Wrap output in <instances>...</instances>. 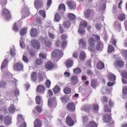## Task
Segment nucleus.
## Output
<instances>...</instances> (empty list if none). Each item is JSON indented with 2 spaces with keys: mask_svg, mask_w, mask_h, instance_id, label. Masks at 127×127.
<instances>
[{
  "mask_svg": "<svg viewBox=\"0 0 127 127\" xmlns=\"http://www.w3.org/2000/svg\"><path fill=\"white\" fill-rule=\"evenodd\" d=\"M37 75V73L35 72H33L31 74V79L34 82H35V80L36 79Z\"/></svg>",
  "mask_w": 127,
  "mask_h": 127,
  "instance_id": "24",
  "label": "nucleus"
},
{
  "mask_svg": "<svg viewBox=\"0 0 127 127\" xmlns=\"http://www.w3.org/2000/svg\"><path fill=\"white\" fill-rule=\"evenodd\" d=\"M22 12L25 15V16L24 17V18H25L26 16H28L30 14L28 9L26 8H24L22 10Z\"/></svg>",
  "mask_w": 127,
  "mask_h": 127,
  "instance_id": "21",
  "label": "nucleus"
},
{
  "mask_svg": "<svg viewBox=\"0 0 127 127\" xmlns=\"http://www.w3.org/2000/svg\"><path fill=\"white\" fill-rule=\"evenodd\" d=\"M34 127H40L41 126V122L39 119H37L34 122Z\"/></svg>",
  "mask_w": 127,
  "mask_h": 127,
  "instance_id": "15",
  "label": "nucleus"
},
{
  "mask_svg": "<svg viewBox=\"0 0 127 127\" xmlns=\"http://www.w3.org/2000/svg\"><path fill=\"white\" fill-rule=\"evenodd\" d=\"M79 44L80 46H82L83 48H85L86 46V42L85 40L82 39H80L79 40Z\"/></svg>",
  "mask_w": 127,
  "mask_h": 127,
  "instance_id": "14",
  "label": "nucleus"
},
{
  "mask_svg": "<svg viewBox=\"0 0 127 127\" xmlns=\"http://www.w3.org/2000/svg\"><path fill=\"white\" fill-rule=\"evenodd\" d=\"M24 122V120L23 119L22 115H19L18 116L17 124H20L21 123Z\"/></svg>",
  "mask_w": 127,
  "mask_h": 127,
  "instance_id": "23",
  "label": "nucleus"
},
{
  "mask_svg": "<svg viewBox=\"0 0 127 127\" xmlns=\"http://www.w3.org/2000/svg\"><path fill=\"white\" fill-rule=\"evenodd\" d=\"M104 67V65L103 63L100 61L97 64V68L99 69H102Z\"/></svg>",
  "mask_w": 127,
  "mask_h": 127,
  "instance_id": "29",
  "label": "nucleus"
},
{
  "mask_svg": "<svg viewBox=\"0 0 127 127\" xmlns=\"http://www.w3.org/2000/svg\"><path fill=\"white\" fill-rule=\"evenodd\" d=\"M52 56L56 58L59 56H61L63 55L62 51L59 49H56L54 51L52 54Z\"/></svg>",
  "mask_w": 127,
  "mask_h": 127,
  "instance_id": "2",
  "label": "nucleus"
},
{
  "mask_svg": "<svg viewBox=\"0 0 127 127\" xmlns=\"http://www.w3.org/2000/svg\"><path fill=\"white\" fill-rule=\"evenodd\" d=\"M51 82L48 80H47L46 81V85L47 87L49 88L51 84Z\"/></svg>",
  "mask_w": 127,
  "mask_h": 127,
  "instance_id": "59",
  "label": "nucleus"
},
{
  "mask_svg": "<svg viewBox=\"0 0 127 127\" xmlns=\"http://www.w3.org/2000/svg\"><path fill=\"white\" fill-rule=\"evenodd\" d=\"M61 99L63 103H65L68 100V98L66 96H64L62 97Z\"/></svg>",
  "mask_w": 127,
  "mask_h": 127,
  "instance_id": "46",
  "label": "nucleus"
},
{
  "mask_svg": "<svg viewBox=\"0 0 127 127\" xmlns=\"http://www.w3.org/2000/svg\"><path fill=\"white\" fill-rule=\"evenodd\" d=\"M23 60L26 63H27L28 62V59L26 56H23Z\"/></svg>",
  "mask_w": 127,
  "mask_h": 127,
  "instance_id": "62",
  "label": "nucleus"
},
{
  "mask_svg": "<svg viewBox=\"0 0 127 127\" xmlns=\"http://www.w3.org/2000/svg\"><path fill=\"white\" fill-rule=\"evenodd\" d=\"M91 84L92 87L94 88H95L97 84V82L95 80H92L91 81Z\"/></svg>",
  "mask_w": 127,
  "mask_h": 127,
  "instance_id": "38",
  "label": "nucleus"
},
{
  "mask_svg": "<svg viewBox=\"0 0 127 127\" xmlns=\"http://www.w3.org/2000/svg\"><path fill=\"white\" fill-rule=\"evenodd\" d=\"M123 93L124 95L127 94V87L125 86L123 88Z\"/></svg>",
  "mask_w": 127,
  "mask_h": 127,
  "instance_id": "60",
  "label": "nucleus"
},
{
  "mask_svg": "<svg viewBox=\"0 0 127 127\" xmlns=\"http://www.w3.org/2000/svg\"><path fill=\"white\" fill-rule=\"evenodd\" d=\"M66 122L67 124L70 126H72L74 124V122L69 116L67 117L66 119Z\"/></svg>",
  "mask_w": 127,
  "mask_h": 127,
  "instance_id": "12",
  "label": "nucleus"
},
{
  "mask_svg": "<svg viewBox=\"0 0 127 127\" xmlns=\"http://www.w3.org/2000/svg\"><path fill=\"white\" fill-rule=\"evenodd\" d=\"M54 66L53 64L50 62H48L45 65L46 67V68L50 69L52 68Z\"/></svg>",
  "mask_w": 127,
  "mask_h": 127,
  "instance_id": "19",
  "label": "nucleus"
},
{
  "mask_svg": "<svg viewBox=\"0 0 127 127\" xmlns=\"http://www.w3.org/2000/svg\"><path fill=\"white\" fill-rule=\"evenodd\" d=\"M65 7L64 5L63 4H61L59 6L58 11L61 14H63L65 11Z\"/></svg>",
  "mask_w": 127,
  "mask_h": 127,
  "instance_id": "8",
  "label": "nucleus"
},
{
  "mask_svg": "<svg viewBox=\"0 0 127 127\" xmlns=\"http://www.w3.org/2000/svg\"><path fill=\"white\" fill-rule=\"evenodd\" d=\"M39 55L40 58H41L42 59H45L46 58V55L44 53H40Z\"/></svg>",
  "mask_w": 127,
  "mask_h": 127,
  "instance_id": "56",
  "label": "nucleus"
},
{
  "mask_svg": "<svg viewBox=\"0 0 127 127\" xmlns=\"http://www.w3.org/2000/svg\"><path fill=\"white\" fill-rule=\"evenodd\" d=\"M88 42L89 45H95V40L92 37L90 38L89 39Z\"/></svg>",
  "mask_w": 127,
  "mask_h": 127,
  "instance_id": "27",
  "label": "nucleus"
},
{
  "mask_svg": "<svg viewBox=\"0 0 127 127\" xmlns=\"http://www.w3.org/2000/svg\"><path fill=\"white\" fill-rule=\"evenodd\" d=\"M35 101L37 104H40V96L38 95L36 97Z\"/></svg>",
  "mask_w": 127,
  "mask_h": 127,
  "instance_id": "50",
  "label": "nucleus"
},
{
  "mask_svg": "<svg viewBox=\"0 0 127 127\" xmlns=\"http://www.w3.org/2000/svg\"><path fill=\"white\" fill-rule=\"evenodd\" d=\"M67 108L70 110L72 111L75 109V106L74 104L72 102L69 103L67 105Z\"/></svg>",
  "mask_w": 127,
  "mask_h": 127,
  "instance_id": "13",
  "label": "nucleus"
},
{
  "mask_svg": "<svg viewBox=\"0 0 127 127\" xmlns=\"http://www.w3.org/2000/svg\"><path fill=\"white\" fill-rule=\"evenodd\" d=\"M93 110L95 111H98L99 108V106L97 105H94L93 106Z\"/></svg>",
  "mask_w": 127,
  "mask_h": 127,
  "instance_id": "55",
  "label": "nucleus"
},
{
  "mask_svg": "<svg viewBox=\"0 0 127 127\" xmlns=\"http://www.w3.org/2000/svg\"><path fill=\"white\" fill-rule=\"evenodd\" d=\"M86 127H97V125L94 121H91L89 125H87Z\"/></svg>",
  "mask_w": 127,
  "mask_h": 127,
  "instance_id": "26",
  "label": "nucleus"
},
{
  "mask_svg": "<svg viewBox=\"0 0 127 127\" xmlns=\"http://www.w3.org/2000/svg\"><path fill=\"white\" fill-rule=\"evenodd\" d=\"M6 84L4 81H2L0 83V86L1 87H3L6 86Z\"/></svg>",
  "mask_w": 127,
  "mask_h": 127,
  "instance_id": "61",
  "label": "nucleus"
},
{
  "mask_svg": "<svg viewBox=\"0 0 127 127\" xmlns=\"http://www.w3.org/2000/svg\"><path fill=\"white\" fill-rule=\"evenodd\" d=\"M57 104L56 102V98L55 97H53L52 98L49 99L48 102V105L50 107H55Z\"/></svg>",
  "mask_w": 127,
  "mask_h": 127,
  "instance_id": "4",
  "label": "nucleus"
},
{
  "mask_svg": "<svg viewBox=\"0 0 127 127\" xmlns=\"http://www.w3.org/2000/svg\"><path fill=\"white\" fill-rule=\"evenodd\" d=\"M121 74L123 77L127 80V72L125 70L123 71L121 73Z\"/></svg>",
  "mask_w": 127,
  "mask_h": 127,
  "instance_id": "51",
  "label": "nucleus"
},
{
  "mask_svg": "<svg viewBox=\"0 0 127 127\" xmlns=\"http://www.w3.org/2000/svg\"><path fill=\"white\" fill-rule=\"evenodd\" d=\"M73 72L75 74H78L81 72V69L79 67H77L73 69Z\"/></svg>",
  "mask_w": 127,
  "mask_h": 127,
  "instance_id": "37",
  "label": "nucleus"
},
{
  "mask_svg": "<svg viewBox=\"0 0 127 127\" xmlns=\"http://www.w3.org/2000/svg\"><path fill=\"white\" fill-rule=\"evenodd\" d=\"M103 120L105 123H109L111 121V116L108 114H105L103 116Z\"/></svg>",
  "mask_w": 127,
  "mask_h": 127,
  "instance_id": "9",
  "label": "nucleus"
},
{
  "mask_svg": "<svg viewBox=\"0 0 127 127\" xmlns=\"http://www.w3.org/2000/svg\"><path fill=\"white\" fill-rule=\"evenodd\" d=\"M27 28H24L22 29L20 31V34L21 36H23L26 34L27 32Z\"/></svg>",
  "mask_w": 127,
  "mask_h": 127,
  "instance_id": "28",
  "label": "nucleus"
},
{
  "mask_svg": "<svg viewBox=\"0 0 127 127\" xmlns=\"http://www.w3.org/2000/svg\"><path fill=\"white\" fill-rule=\"evenodd\" d=\"M104 105V111L105 112H110L111 111V109L108 108V105L107 104L106 105Z\"/></svg>",
  "mask_w": 127,
  "mask_h": 127,
  "instance_id": "52",
  "label": "nucleus"
},
{
  "mask_svg": "<svg viewBox=\"0 0 127 127\" xmlns=\"http://www.w3.org/2000/svg\"><path fill=\"white\" fill-rule=\"evenodd\" d=\"M7 64L2 62L1 65V68L2 69H3L6 66Z\"/></svg>",
  "mask_w": 127,
  "mask_h": 127,
  "instance_id": "63",
  "label": "nucleus"
},
{
  "mask_svg": "<svg viewBox=\"0 0 127 127\" xmlns=\"http://www.w3.org/2000/svg\"><path fill=\"white\" fill-rule=\"evenodd\" d=\"M114 49V48L111 45H109L108 52V53H111Z\"/></svg>",
  "mask_w": 127,
  "mask_h": 127,
  "instance_id": "48",
  "label": "nucleus"
},
{
  "mask_svg": "<svg viewBox=\"0 0 127 127\" xmlns=\"http://www.w3.org/2000/svg\"><path fill=\"white\" fill-rule=\"evenodd\" d=\"M2 14L5 17V19L7 20H9L11 18L9 11L6 8L2 9Z\"/></svg>",
  "mask_w": 127,
  "mask_h": 127,
  "instance_id": "1",
  "label": "nucleus"
},
{
  "mask_svg": "<svg viewBox=\"0 0 127 127\" xmlns=\"http://www.w3.org/2000/svg\"><path fill=\"white\" fill-rule=\"evenodd\" d=\"M25 39L24 38L21 37L20 41V46L22 48H24L25 47L24 42Z\"/></svg>",
  "mask_w": 127,
  "mask_h": 127,
  "instance_id": "30",
  "label": "nucleus"
},
{
  "mask_svg": "<svg viewBox=\"0 0 127 127\" xmlns=\"http://www.w3.org/2000/svg\"><path fill=\"white\" fill-rule=\"evenodd\" d=\"M59 14L60 13L58 12V13L55 14L54 18L57 22H59L60 19L61 17Z\"/></svg>",
  "mask_w": 127,
  "mask_h": 127,
  "instance_id": "39",
  "label": "nucleus"
},
{
  "mask_svg": "<svg viewBox=\"0 0 127 127\" xmlns=\"http://www.w3.org/2000/svg\"><path fill=\"white\" fill-rule=\"evenodd\" d=\"M78 76L76 75H74L71 76L70 80L71 84L74 86L78 82Z\"/></svg>",
  "mask_w": 127,
  "mask_h": 127,
  "instance_id": "6",
  "label": "nucleus"
},
{
  "mask_svg": "<svg viewBox=\"0 0 127 127\" xmlns=\"http://www.w3.org/2000/svg\"><path fill=\"white\" fill-rule=\"evenodd\" d=\"M35 108L38 112L39 113L41 112L42 110V107L38 106H36Z\"/></svg>",
  "mask_w": 127,
  "mask_h": 127,
  "instance_id": "58",
  "label": "nucleus"
},
{
  "mask_svg": "<svg viewBox=\"0 0 127 127\" xmlns=\"http://www.w3.org/2000/svg\"><path fill=\"white\" fill-rule=\"evenodd\" d=\"M87 22L86 21H83L79 25V26H81V27H83V28H85L87 26Z\"/></svg>",
  "mask_w": 127,
  "mask_h": 127,
  "instance_id": "41",
  "label": "nucleus"
},
{
  "mask_svg": "<svg viewBox=\"0 0 127 127\" xmlns=\"http://www.w3.org/2000/svg\"><path fill=\"white\" fill-rule=\"evenodd\" d=\"M125 15L124 14H120L118 17V18L120 20L122 21L125 18Z\"/></svg>",
  "mask_w": 127,
  "mask_h": 127,
  "instance_id": "35",
  "label": "nucleus"
},
{
  "mask_svg": "<svg viewBox=\"0 0 127 127\" xmlns=\"http://www.w3.org/2000/svg\"><path fill=\"white\" fill-rule=\"evenodd\" d=\"M91 11L89 9L86 10L84 12V16L85 18H88L90 16Z\"/></svg>",
  "mask_w": 127,
  "mask_h": 127,
  "instance_id": "20",
  "label": "nucleus"
},
{
  "mask_svg": "<svg viewBox=\"0 0 127 127\" xmlns=\"http://www.w3.org/2000/svg\"><path fill=\"white\" fill-rule=\"evenodd\" d=\"M66 67L68 68H69L73 64V61L71 60H69L67 62L66 64Z\"/></svg>",
  "mask_w": 127,
  "mask_h": 127,
  "instance_id": "34",
  "label": "nucleus"
},
{
  "mask_svg": "<svg viewBox=\"0 0 127 127\" xmlns=\"http://www.w3.org/2000/svg\"><path fill=\"white\" fill-rule=\"evenodd\" d=\"M108 78L109 80L111 81H114L116 78L115 75L112 73H110L108 75Z\"/></svg>",
  "mask_w": 127,
  "mask_h": 127,
  "instance_id": "22",
  "label": "nucleus"
},
{
  "mask_svg": "<svg viewBox=\"0 0 127 127\" xmlns=\"http://www.w3.org/2000/svg\"><path fill=\"white\" fill-rule=\"evenodd\" d=\"M95 45H89L88 47L89 50L92 52H95L96 50L95 49Z\"/></svg>",
  "mask_w": 127,
  "mask_h": 127,
  "instance_id": "32",
  "label": "nucleus"
},
{
  "mask_svg": "<svg viewBox=\"0 0 127 127\" xmlns=\"http://www.w3.org/2000/svg\"><path fill=\"white\" fill-rule=\"evenodd\" d=\"M67 3L70 9H74L75 8L76 4L74 2L68 1H67Z\"/></svg>",
  "mask_w": 127,
  "mask_h": 127,
  "instance_id": "10",
  "label": "nucleus"
},
{
  "mask_svg": "<svg viewBox=\"0 0 127 127\" xmlns=\"http://www.w3.org/2000/svg\"><path fill=\"white\" fill-rule=\"evenodd\" d=\"M39 14L44 18L46 17L45 12L43 10H41L39 11Z\"/></svg>",
  "mask_w": 127,
  "mask_h": 127,
  "instance_id": "49",
  "label": "nucleus"
},
{
  "mask_svg": "<svg viewBox=\"0 0 127 127\" xmlns=\"http://www.w3.org/2000/svg\"><path fill=\"white\" fill-rule=\"evenodd\" d=\"M95 28L98 30H99L101 28V26L100 24L97 23L95 25Z\"/></svg>",
  "mask_w": 127,
  "mask_h": 127,
  "instance_id": "64",
  "label": "nucleus"
},
{
  "mask_svg": "<svg viewBox=\"0 0 127 127\" xmlns=\"http://www.w3.org/2000/svg\"><path fill=\"white\" fill-rule=\"evenodd\" d=\"M3 122L5 126L9 125L11 124V119L8 116H5L4 117Z\"/></svg>",
  "mask_w": 127,
  "mask_h": 127,
  "instance_id": "5",
  "label": "nucleus"
},
{
  "mask_svg": "<svg viewBox=\"0 0 127 127\" xmlns=\"http://www.w3.org/2000/svg\"><path fill=\"white\" fill-rule=\"evenodd\" d=\"M0 2L2 7L4 8L7 3V0H0Z\"/></svg>",
  "mask_w": 127,
  "mask_h": 127,
  "instance_id": "43",
  "label": "nucleus"
},
{
  "mask_svg": "<svg viewBox=\"0 0 127 127\" xmlns=\"http://www.w3.org/2000/svg\"><path fill=\"white\" fill-rule=\"evenodd\" d=\"M60 89L59 87L57 85L53 89V91L55 94H56L59 92Z\"/></svg>",
  "mask_w": 127,
  "mask_h": 127,
  "instance_id": "31",
  "label": "nucleus"
},
{
  "mask_svg": "<svg viewBox=\"0 0 127 127\" xmlns=\"http://www.w3.org/2000/svg\"><path fill=\"white\" fill-rule=\"evenodd\" d=\"M86 56L84 52L82 51L80 53L79 58L82 61L84 60L86 58Z\"/></svg>",
  "mask_w": 127,
  "mask_h": 127,
  "instance_id": "16",
  "label": "nucleus"
},
{
  "mask_svg": "<svg viewBox=\"0 0 127 127\" xmlns=\"http://www.w3.org/2000/svg\"><path fill=\"white\" fill-rule=\"evenodd\" d=\"M116 63L118 66L119 67H121L123 66L124 64L123 62L121 61H117Z\"/></svg>",
  "mask_w": 127,
  "mask_h": 127,
  "instance_id": "45",
  "label": "nucleus"
},
{
  "mask_svg": "<svg viewBox=\"0 0 127 127\" xmlns=\"http://www.w3.org/2000/svg\"><path fill=\"white\" fill-rule=\"evenodd\" d=\"M78 32L80 34H84L85 32V31L83 28V27H81V26H79Z\"/></svg>",
  "mask_w": 127,
  "mask_h": 127,
  "instance_id": "42",
  "label": "nucleus"
},
{
  "mask_svg": "<svg viewBox=\"0 0 127 127\" xmlns=\"http://www.w3.org/2000/svg\"><path fill=\"white\" fill-rule=\"evenodd\" d=\"M44 43L46 46L47 47L50 46L51 45V42L50 40H47L45 41Z\"/></svg>",
  "mask_w": 127,
  "mask_h": 127,
  "instance_id": "44",
  "label": "nucleus"
},
{
  "mask_svg": "<svg viewBox=\"0 0 127 127\" xmlns=\"http://www.w3.org/2000/svg\"><path fill=\"white\" fill-rule=\"evenodd\" d=\"M35 62L37 65H39L43 63V60L40 58L37 59L36 60Z\"/></svg>",
  "mask_w": 127,
  "mask_h": 127,
  "instance_id": "40",
  "label": "nucleus"
},
{
  "mask_svg": "<svg viewBox=\"0 0 127 127\" xmlns=\"http://www.w3.org/2000/svg\"><path fill=\"white\" fill-rule=\"evenodd\" d=\"M45 89V87L41 85H39L38 86L36 89L37 91L39 93H41Z\"/></svg>",
  "mask_w": 127,
  "mask_h": 127,
  "instance_id": "17",
  "label": "nucleus"
},
{
  "mask_svg": "<svg viewBox=\"0 0 127 127\" xmlns=\"http://www.w3.org/2000/svg\"><path fill=\"white\" fill-rule=\"evenodd\" d=\"M35 7L37 9L40 8L43 5V2L40 0H36L34 1Z\"/></svg>",
  "mask_w": 127,
  "mask_h": 127,
  "instance_id": "7",
  "label": "nucleus"
},
{
  "mask_svg": "<svg viewBox=\"0 0 127 127\" xmlns=\"http://www.w3.org/2000/svg\"><path fill=\"white\" fill-rule=\"evenodd\" d=\"M31 45L33 47L36 49L40 48V44L39 41L37 40H33L31 41Z\"/></svg>",
  "mask_w": 127,
  "mask_h": 127,
  "instance_id": "3",
  "label": "nucleus"
},
{
  "mask_svg": "<svg viewBox=\"0 0 127 127\" xmlns=\"http://www.w3.org/2000/svg\"><path fill=\"white\" fill-rule=\"evenodd\" d=\"M103 44L101 41H98L97 43L96 50L97 51H101L103 49Z\"/></svg>",
  "mask_w": 127,
  "mask_h": 127,
  "instance_id": "11",
  "label": "nucleus"
},
{
  "mask_svg": "<svg viewBox=\"0 0 127 127\" xmlns=\"http://www.w3.org/2000/svg\"><path fill=\"white\" fill-rule=\"evenodd\" d=\"M23 65L19 63H16V70L19 71L23 70Z\"/></svg>",
  "mask_w": 127,
  "mask_h": 127,
  "instance_id": "25",
  "label": "nucleus"
},
{
  "mask_svg": "<svg viewBox=\"0 0 127 127\" xmlns=\"http://www.w3.org/2000/svg\"><path fill=\"white\" fill-rule=\"evenodd\" d=\"M8 110L11 113H13L15 111V108L13 105H11L9 108Z\"/></svg>",
  "mask_w": 127,
  "mask_h": 127,
  "instance_id": "47",
  "label": "nucleus"
},
{
  "mask_svg": "<svg viewBox=\"0 0 127 127\" xmlns=\"http://www.w3.org/2000/svg\"><path fill=\"white\" fill-rule=\"evenodd\" d=\"M82 120L84 124H85L88 120V117L87 116H83L82 117Z\"/></svg>",
  "mask_w": 127,
  "mask_h": 127,
  "instance_id": "54",
  "label": "nucleus"
},
{
  "mask_svg": "<svg viewBox=\"0 0 127 127\" xmlns=\"http://www.w3.org/2000/svg\"><path fill=\"white\" fill-rule=\"evenodd\" d=\"M64 26L66 28H69L71 25V23L70 22H65L64 23Z\"/></svg>",
  "mask_w": 127,
  "mask_h": 127,
  "instance_id": "53",
  "label": "nucleus"
},
{
  "mask_svg": "<svg viewBox=\"0 0 127 127\" xmlns=\"http://www.w3.org/2000/svg\"><path fill=\"white\" fill-rule=\"evenodd\" d=\"M10 54L12 56H14L15 55V51L12 49H11L10 51Z\"/></svg>",
  "mask_w": 127,
  "mask_h": 127,
  "instance_id": "57",
  "label": "nucleus"
},
{
  "mask_svg": "<svg viewBox=\"0 0 127 127\" xmlns=\"http://www.w3.org/2000/svg\"><path fill=\"white\" fill-rule=\"evenodd\" d=\"M75 15L72 13H70L68 14V17L70 20H73L75 19Z\"/></svg>",
  "mask_w": 127,
  "mask_h": 127,
  "instance_id": "36",
  "label": "nucleus"
},
{
  "mask_svg": "<svg viewBox=\"0 0 127 127\" xmlns=\"http://www.w3.org/2000/svg\"><path fill=\"white\" fill-rule=\"evenodd\" d=\"M37 34L36 29L34 28H32L31 30V36L33 37H35Z\"/></svg>",
  "mask_w": 127,
  "mask_h": 127,
  "instance_id": "18",
  "label": "nucleus"
},
{
  "mask_svg": "<svg viewBox=\"0 0 127 127\" xmlns=\"http://www.w3.org/2000/svg\"><path fill=\"white\" fill-rule=\"evenodd\" d=\"M71 89L68 87H66L64 90V92L65 94H68L71 93Z\"/></svg>",
  "mask_w": 127,
  "mask_h": 127,
  "instance_id": "33",
  "label": "nucleus"
}]
</instances>
